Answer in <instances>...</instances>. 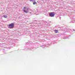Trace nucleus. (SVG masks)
<instances>
[{
	"instance_id": "nucleus-1",
	"label": "nucleus",
	"mask_w": 75,
	"mask_h": 75,
	"mask_svg": "<svg viewBox=\"0 0 75 75\" xmlns=\"http://www.w3.org/2000/svg\"><path fill=\"white\" fill-rule=\"evenodd\" d=\"M8 27L9 28L13 29L14 27V23H12L8 25Z\"/></svg>"
},
{
	"instance_id": "nucleus-2",
	"label": "nucleus",
	"mask_w": 75,
	"mask_h": 75,
	"mask_svg": "<svg viewBox=\"0 0 75 75\" xmlns=\"http://www.w3.org/2000/svg\"><path fill=\"white\" fill-rule=\"evenodd\" d=\"M49 15L50 17H54L55 14L54 12H51L49 13Z\"/></svg>"
},
{
	"instance_id": "nucleus-3",
	"label": "nucleus",
	"mask_w": 75,
	"mask_h": 75,
	"mask_svg": "<svg viewBox=\"0 0 75 75\" xmlns=\"http://www.w3.org/2000/svg\"><path fill=\"white\" fill-rule=\"evenodd\" d=\"M26 8V7H24L23 8V9H24V10H22V11H24L25 13H28V8ZM25 9H26L27 10H25Z\"/></svg>"
},
{
	"instance_id": "nucleus-4",
	"label": "nucleus",
	"mask_w": 75,
	"mask_h": 75,
	"mask_svg": "<svg viewBox=\"0 0 75 75\" xmlns=\"http://www.w3.org/2000/svg\"><path fill=\"white\" fill-rule=\"evenodd\" d=\"M54 31L56 33H59V32H58V30H54Z\"/></svg>"
},
{
	"instance_id": "nucleus-5",
	"label": "nucleus",
	"mask_w": 75,
	"mask_h": 75,
	"mask_svg": "<svg viewBox=\"0 0 75 75\" xmlns=\"http://www.w3.org/2000/svg\"><path fill=\"white\" fill-rule=\"evenodd\" d=\"M3 17L4 18H5L8 17V16H7V15H4L3 16Z\"/></svg>"
},
{
	"instance_id": "nucleus-6",
	"label": "nucleus",
	"mask_w": 75,
	"mask_h": 75,
	"mask_svg": "<svg viewBox=\"0 0 75 75\" xmlns=\"http://www.w3.org/2000/svg\"><path fill=\"white\" fill-rule=\"evenodd\" d=\"M33 4H37V2L34 1L33 3Z\"/></svg>"
},
{
	"instance_id": "nucleus-7",
	"label": "nucleus",
	"mask_w": 75,
	"mask_h": 75,
	"mask_svg": "<svg viewBox=\"0 0 75 75\" xmlns=\"http://www.w3.org/2000/svg\"><path fill=\"white\" fill-rule=\"evenodd\" d=\"M29 0L30 1H33V0Z\"/></svg>"
}]
</instances>
